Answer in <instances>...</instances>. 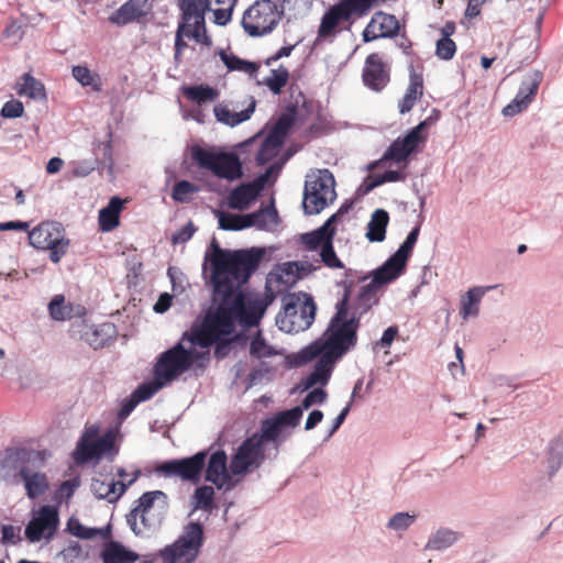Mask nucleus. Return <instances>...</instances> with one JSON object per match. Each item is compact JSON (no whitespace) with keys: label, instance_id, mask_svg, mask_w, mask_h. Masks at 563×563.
Here are the masks:
<instances>
[{"label":"nucleus","instance_id":"nucleus-1","mask_svg":"<svg viewBox=\"0 0 563 563\" xmlns=\"http://www.w3.org/2000/svg\"><path fill=\"white\" fill-rule=\"evenodd\" d=\"M266 253V249L262 246L240 250L222 249L213 238L203 263V273L206 265H210L213 294H225L228 297L241 289L258 269Z\"/></svg>","mask_w":563,"mask_h":563},{"label":"nucleus","instance_id":"nucleus-2","mask_svg":"<svg viewBox=\"0 0 563 563\" xmlns=\"http://www.w3.org/2000/svg\"><path fill=\"white\" fill-rule=\"evenodd\" d=\"M274 298L275 295L271 294L264 299H244L239 289L228 297L225 294H213V305L208 309L224 321L232 320L233 328L236 322L244 328H252L261 322Z\"/></svg>","mask_w":563,"mask_h":563},{"label":"nucleus","instance_id":"nucleus-3","mask_svg":"<svg viewBox=\"0 0 563 563\" xmlns=\"http://www.w3.org/2000/svg\"><path fill=\"white\" fill-rule=\"evenodd\" d=\"M234 331L232 320L224 321L211 310L207 309L200 322H195L190 332L183 334V340L190 342L192 346L208 349L214 346V357L223 360L229 355L232 343L228 338Z\"/></svg>","mask_w":563,"mask_h":563},{"label":"nucleus","instance_id":"nucleus-4","mask_svg":"<svg viewBox=\"0 0 563 563\" xmlns=\"http://www.w3.org/2000/svg\"><path fill=\"white\" fill-rule=\"evenodd\" d=\"M135 506L125 516L126 523L132 532L140 537L145 532L157 531L169 509L168 496L163 490L143 493L135 501Z\"/></svg>","mask_w":563,"mask_h":563},{"label":"nucleus","instance_id":"nucleus-5","mask_svg":"<svg viewBox=\"0 0 563 563\" xmlns=\"http://www.w3.org/2000/svg\"><path fill=\"white\" fill-rule=\"evenodd\" d=\"M282 301L283 310L276 316V325L280 331L298 333L312 325L317 314V303L311 295L286 294Z\"/></svg>","mask_w":563,"mask_h":563},{"label":"nucleus","instance_id":"nucleus-6","mask_svg":"<svg viewBox=\"0 0 563 563\" xmlns=\"http://www.w3.org/2000/svg\"><path fill=\"white\" fill-rule=\"evenodd\" d=\"M46 459V450L8 446L0 453V481L19 483L29 471L41 470Z\"/></svg>","mask_w":563,"mask_h":563},{"label":"nucleus","instance_id":"nucleus-7","mask_svg":"<svg viewBox=\"0 0 563 563\" xmlns=\"http://www.w3.org/2000/svg\"><path fill=\"white\" fill-rule=\"evenodd\" d=\"M190 156L201 169L210 170L212 175L220 179L234 181L244 175L242 162L234 152L194 145L190 150Z\"/></svg>","mask_w":563,"mask_h":563},{"label":"nucleus","instance_id":"nucleus-8","mask_svg":"<svg viewBox=\"0 0 563 563\" xmlns=\"http://www.w3.org/2000/svg\"><path fill=\"white\" fill-rule=\"evenodd\" d=\"M208 356V351L199 352L195 346L186 349L181 341L177 342L157 357L153 375L166 385L189 371L195 362Z\"/></svg>","mask_w":563,"mask_h":563},{"label":"nucleus","instance_id":"nucleus-9","mask_svg":"<svg viewBox=\"0 0 563 563\" xmlns=\"http://www.w3.org/2000/svg\"><path fill=\"white\" fill-rule=\"evenodd\" d=\"M333 174L324 168L308 175L305 181L302 209L305 214H318L336 198Z\"/></svg>","mask_w":563,"mask_h":563},{"label":"nucleus","instance_id":"nucleus-10","mask_svg":"<svg viewBox=\"0 0 563 563\" xmlns=\"http://www.w3.org/2000/svg\"><path fill=\"white\" fill-rule=\"evenodd\" d=\"M203 528L200 522L190 521L183 533L170 545L161 551L164 563H191L203 544Z\"/></svg>","mask_w":563,"mask_h":563},{"label":"nucleus","instance_id":"nucleus-11","mask_svg":"<svg viewBox=\"0 0 563 563\" xmlns=\"http://www.w3.org/2000/svg\"><path fill=\"white\" fill-rule=\"evenodd\" d=\"M282 16L275 1L260 0L244 11L241 25L251 37H260L272 33Z\"/></svg>","mask_w":563,"mask_h":563},{"label":"nucleus","instance_id":"nucleus-12","mask_svg":"<svg viewBox=\"0 0 563 563\" xmlns=\"http://www.w3.org/2000/svg\"><path fill=\"white\" fill-rule=\"evenodd\" d=\"M64 231V227L59 222H42L31 231L29 230L30 245L37 250H48L49 260L57 264L70 244L69 239L65 238Z\"/></svg>","mask_w":563,"mask_h":563},{"label":"nucleus","instance_id":"nucleus-13","mask_svg":"<svg viewBox=\"0 0 563 563\" xmlns=\"http://www.w3.org/2000/svg\"><path fill=\"white\" fill-rule=\"evenodd\" d=\"M344 313L343 307L335 311L322 334L327 352L339 360L354 350L357 344V334L343 322Z\"/></svg>","mask_w":563,"mask_h":563},{"label":"nucleus","instance_id":"nucleus-14","mask_svg":"<svg viewBox=\"0 0 563 563\" xmlns=\"http://www.w3.org/2000/svg\"><path fill=\"white\" fill-rule=\"evenodd\" d=\"M431 118L420 121L416 126L408 130L404 136H398L383 154V159L394 163H407L409 156L424 145L427 135L424 131L430 125Z\"/></svg>","mask_w":563,"mask_h":563},{"label":"nucleus","instance_id":"nucleus-15","mask_svg":"<svg viewBox=\"0 0 563 563\" xmlns=\"http://www.w3.org/2000/svg\"><path fill=\"white\" fill-rule=\"evenodd\" d=\"M265 459V449L257 435L247 437L231 456L230 471L235 476L246 475L260 468Z\"/></svg>","mask_w":563,"mask_h":563},{"label":"nucleus","instance_id":"nucleus-16","mask_svg":"<svg viewBox=\"0 0 563 563\" xmlns=\"http://www.w3.org/2000/svg\"><path fill=\"white\" fill-rule=\"evenodd\" d=\"M207 459L208 451L202 450L191 456L165 461L157 467V471L166 477H179L183 481L198 484Z\"/></svg>","mask_w":563,"mask_h":563},{"label":"nucleus","instance_id":"nucleus-17","mask_svg":"<svg viewBox=\"0 0 563 563\" xmlns=\"http://www.w3.org/2000/svg\"><path fill=\"white\" fill-rule=\"evenodd\" d=\"M59 525L58 509L56 506H41L34 517L25 526L24 534L31 543L42 539L51 540Z\"/></svg>","mask_w":563,"mask_h":563},{"label":"nucleus","instance_id":"nucleus-18","mask_svg":"<svg viewBox=\"0 0 563 563\" xmlns=\"http://www.w3.org/2000/svg\"><path fill=\"white\" fill-rule=\"evenodd\" d=\"M71 330L79 333L80 339L93 350L108 346L118 335V329L112 322L95 324L89 323L87 320H81L73 323Z\"/></svg>","mask_w":563,"mask_h":563},{"label":"nucleus","instance_id":"nucleus-19","mask_svg":"<svg viewBox=\"0 0 563 563\" xmlns=\"http://www.w3.org/2000/svg\"><path fill=\"white\" fill-rule=\"evenodd\" d=\"M368 278L371 279L369 283L361 287L351 307L358 316H364L376 306L379 302L377 296L378 290L393 283L390 278L379 274L377 269H373L371 273L360 278V280L365 282Z\"/></svg>","mask_w":563,"mask_h":563},{"label":"nucleus","instance_id":"nucleus-20","mask_svg":"<svg viewBox=\"0 0 563 563\" xmlns=\"http://www.w3.org/2000/svg\"><path fill=\"white\" fill-rule=\"evenodd\" d=\"M205 479L216 485L218 489L225 488L232 489L235 483L232 478V473L228 472V455L224 450L218 449L213 451L206 461Z\"/></svg>","mask_w":563,"mask_h":563},{"label":"nucleus","instance_id":"nucleus-21","mask_svg":"<svg viewBox=\"0 0 563 563\" xmlns=\"http://www.w3.org/2000/svg\"><path fill=\"white\" fill-rule=\"evenodd\" d=\"M362 80L365 87L376 92H380L390 81L389 68L378 53H372L366 57Z\"/></svg>","mask_w":563,"mask_h":563},{"label":"nucleus","instance_id":"nucleus-22","mask_svg":"<svg viewBox=\"0 0 563 563\" xmlns=\"http://www.w3.org/2000/svg\"><path fill=\"white\" fill-rule=\"evenodd\" d=\"M264 190L262 177H255L251 181L241 183L229 195V206L235 210H246Z\"/></svg>","mask_w":563,"mask_h":563},{"label":"nucleus","instance_id":"nucleus-23","mask_svg":"<svg viewBox=\"0 0 563 563\" xmlns=\"http://www.w3.org/2000/svg\"><path fill=\"white\" fill-rule=\"evenodd\" d=\"M339 361V358H335L327 352L317 360L311 373L301 380L298 387L301 388L302 391L309 390L316 385H320V387L323 388L329 383L335 364Z\"/></svg>","mask_w":563,"mask_h":563},{"label":"nucleus","instance_id":"nucleus-24","mask_svg":"<svg viewBox=\"0 0 563 563\" xmlns=\"http://www.w3.org/2000/svg\"><path fill=\"white\" fill-rule=\"evenodd\" d=\"M415 245L407 242L406 240L400 244L398 250L391 254L380 266L376 269L379 274L385 275L395 282L401 276L407 267V262L411 256Z\"/></svg>","mask_w":563,"mask_h":563},{"label":"nucleus","instance_id":"nucleus-25","mask_svg":"<svg viewBox=\"0 0 563 563\" xmlns=\"http://www.w3.org/2000/svg\"><path fill=\"white\" fill-rule=\"evenodd\" d=\"M100 559L102 563H135L140 555L120 541L110 540L104 543Z\"/></svg>","mask_w":563,"mask_h":563},{"label":"nucleus","instance_id":"nucleus-26","mask_svg":"<svg viewBox=\"0 0 563 563\" xmlns=\"http://www.w3.org/2000/svg\"><path fill=\"white\" fill-rule=\"evenodd\" d=\"M97 428L93 427L86 431L77 442V446L73 452V459L77 465H84L88 462L97 461Z\"/></svg>","mask_w":563,"mask_h":563},{"label":"nucleus","instance_id":"nucleus-27","mask_svg":"<svg viewBox=\"0 0 563 563\" xmlns=\"http://www.w3.org/2000/svg\"><path fill=\"white\" fill-rule=\"evenodd\" d=\"M123 209V200L119 196L110 198L108 205L100 209L98 216L99 230L111 232L120 224V213Z\"/></svg>","mask_w":563,"mask_h":563},{"label":"nucleus","instance_id":"nucleus-28","mask_svg":"<svg viewBox=\"0 0 563 563\" xmlns=\"http://www.w3.org/2000/svg\"><path fill=\"white\" fill-rule=\"evenodd\" d=\"M256 101L253 97H251V102L242 111L235 112L231 111L227 106L217 104L213 108L216 119L229 126H236L245 121H247L255 111Z\"/></svg>","mask_w":563,"mask_h":563},{"label":"nucleus","instance_id":"nucleus-29","mask_svg":"<svg viewBox=\"0 0 563 563\" xmlns=\"http://www.w3.org/2000/svg\"><path fill=\"white\" fill-rule=\"evenodd\" d=\"M463 534L446 527H441L432 532L424 545L426 551L442 552L454 545L462 539Z\"/></svg>","mask_w":563,"mask_h":563},{"label":"nucleus","instance_id":"nucleus-30","mask_svg":"<svg viewBox=\"0 0 563 563\" xmlns=\"http://www.w3.org/2000/svg\"><path fill=\"white\" fill-rule=\"evenodd\" d=\"M495 286H475L471 289H468L465 294V296L461 300V310L460 314L463 319H467L470 317H476L479 313L478 305L483 298V296L486 294V291L496 288Z\"/></svg>","mask_w":563,"mask_h":563},{"label":"nucleus","instance_id":"nucleus-31","mask_svg":"<svg viewBox=\"0 0 563 563\" xmlns=\"http://www.w3.org/2000/svg\"><path fill=\"white\" fill-rule=\"evenodd\" d=\"M267 217H269L272 222L275 224L279 221L278 211L275 207V201L273 198L271 199L269 205L261 207L256 211L243 213L245 229L254 227L258 230H265Z\"/></svg>","mask_w":563,"mask_h":563},{"label":"nucleus","instance_id":"nucleus-32","mask_svg":"<svg viewBox=\"0 0 563 563\" xmlns=\"http://www.w3.org/2000/svg\"><path fill=\"white\" fill-rule=\"evenodd\" d=\"M143 14L137 0H128L110 14L109 22L118 26H123L139 21Z\"/></svg>","mask_w":563,"mask_h":563},{"label":"nucleus","instance_id":"nucleus-33","mask_svg":"<svg viewBox=\"0 0 563 563\" xmlns=\"http://www.w3.org/2000/svg\"><path fill=\"white\" fill-rule=\"evenodd\" d=\"M388 223L389 213L385 209H376L367 223L366 239L369 242H383L386 239Z\"/></svg>","mask_w":563,"mask_h":563},{"label":"nucleus","instance_id":"nucleus-34","mask_svg":"<svg viewBox=\"0 0 563 563\" xmlns=\"http://www.w3.org/2000/svg\"><path fill=\"white\" fill-rule=\"evenodd\" d=\"M283 430L278 424L277 420L274 416L266 418L261 423V431L255 432L252 435H257L260 442L265 445V443L273 442L275 444V450L278 452L279 445L286 440L287 435L282 434Z\"/></svg>","mask_w":563,"mask_h":563},{"label":"nucleus","instance_id":"nucleus-35","mask_svg":"<svg viewBox=\"0 0 563 563\" xmlns=\"http://www.w3.org/2000/svg\"><path fill=\"white\" fill-rule=\"evenodd\" d=\"M327 353L324 342L321 339L312 342L311 344L301 349L297 354L287 357L289 367H298L305 365L313 360H318Z\"/></svg>","mask_w":563,"mask_h":563},{"label":"nucleus","instance_id":"nucleus-36","mask_svg":"<svg viewBox=\"0 0 563 563\" xmlns=\"http://www.w3.org/2000/svg\"><path fill=\"white\" fill-rule=\"evenodd\" d=\"M218 55L229 71H243L256 78L260 69V64L256 62L243 59L233 53H227L222 48L218 51Z\"/></svg>","mask_w":563,"mask_h":563},{"label":"nucleus","instance_id":"nucleus-37","mask_svg":"<svg viewBox=\"0 0 563 563\" xmlns=\"http://www.w3.org/2000/svg\"><path fill=\"white\" fill-rule=\"evenodd\" d=\"M21 481L24 483L26 496L30 499L42 496L49 488L46 475L38 470L29 471L26 475L21 477Z\"/></svg>","mask_w":563,"mask_h":563},{"label":"nucleus","instance_id":"nucleus-38","mask_svg":"<svg viewBox=\"0 0 563 563\" xmlns=\"http://www.w3.org/2000/svg\"><path fill=\"white\" fill-rule=\"evenodd\" d=\"M373 23H376L379 38H394L399 33V21L394 14L377 11L373 15Z\"/></svg>","mask_w":563,"mask_h":563},{"label":"nucleus","instance_id":"nucleus-39","mask_svg":"<svg viewBox=\"0 0 563 563\" xmlns=\"http://www.w3.org/2000/svg\"><path fill=\"white\" fill-rule=\"evenodd\" d=\"M16 92L20 96H27L33 100H45L46 91L44 85L29 73H24L20 78Z\"/></svg>","mask_w":563,"mask_h":563},{"label":"nucleus","instance_id":"nucleus-40","mask_svg":"<svg viewBox=\"0 0 563 563\" xmlns=\"http://www.w3.org/2000/svg\"><path fill=\"white\" fill-rule=\"evenodd\" d=\"M181 91L188 100L198 104L214 101L219 96L218 90L209 85L183 86Z\"/></svg>","mask_w":563,"mask_h":563},{"label":"nucleus","instance_id":"nucleus-41","mask_svg":"<svg viewBox=\"0 0 563 563\" xmlns=\"http://www.w3.org/2000/svg\"><path fill=\"white\" fill-rule=\"evenodd\" d=\"M275 373L276 367H274L266 361H260L258 364L251 369L245 380V388L250 389L253 386L260 385L264 382H272L275 376Z\"/></svg>","mask_w":563,"mask_h":563},{"label":"nucleus","instance_id":"nucleus-42","mask_svg":"<svg viewBox=\"0 0 563 563\" xmlns=\"http://www.w3.org/2000/svg\"><path fill=\"white\" fill-rule=\"evenodd\" d=\"M288 80L289 70L284 66H279L277 69H271V75L263 80H256V84L258 86H266L273 95H280Z\"/></svg>","mask_w":563,"mask_h":563},{"label":"nucleus","instance_id":"nucleus-43","mask_svg":"<svg viewBox=\"0 0 563 563\" xmlns=\"http://www.w3.org/2000/svg\"><path fill=\"white\" fill-rule=\"evenodd\" d=\"M284 142L269 133L263 140L261 147L256 154L255 162L258 166H264L271 159L277 156L279 150L283 147Z\"/></svg>","mask_w":563,"mask_h":563},{"label":"nucleus","instance_id":"nucleus-44","mask_svg":"<svg viewBox=\"0 0 563 563\" xmlns=\"http://www.w3.org/2000/svg\"><path fill=\"white\" fill-rule=\"evenodd\" d=\"M547 462L549 477H552L563 464V432L549 443Z\"/></svg>","mask_w":563,"mask_h":563},{"label":"nucleus","instance_id":"nucleus-45","mask_svg":"<svg viewBox=\"0 0 563 563\" xmlns=\"http://www.w3.org/2000/svg\"><path fill=\"white\" fill-rule=\"evenodd\" d=\"M297 117V107L296 106H288L286 111H284L279 118L277 119L275 125L271 130L269 134L274 135L275 137H278L283 142H285V139L287 134L289 133L290 129L295 124Z\"/></svg>","mask_w":563,"mask_h":563},{"label":"nucleus","instance_id":"nucleus-46","mask_svg":"<svg viewBox=\"0 0 563 563\" xmlns=\"http://www.w3.org/2000/svg\"><path fill=\"white\" fill-rule=\"evenodd\" d=\"M334 236L329 232L323 225L318 229L303 233L300 236L301 243L309 251H317L323 247V245L329 244V242L333 241Z\"/></svg>","mask_w":563,"mask_h":563},{"label":"nucleus","instance_id":"nucleus-47","mask_svg":"<svg viewBox=\"0 0 563 563\" xmlns=\"http://www.w3.org/2000/svg\"><path fill=\"white\" fill-rule=\"evenodd\" d=\"M181 11L178 24L190 26L192 16L200 12V9L210 10V0H178Z\"/></svg>","mask_w":563,"mask_h":563},{"label":"nucleus","instance_id":"nucleus-48","mask_svg":"<svg viewBox=\"0 0 563 563\" xmlns=\"http://www.w3.org/2000/svg\"><path fill=\"white\" fill-rule=\"evenodd\" d=\"M273 277L277 283L284 284L287 288L292 287L299 279L296 261L284 263L280 267V273L276 275L269 273L266 280V285H268L272 282ZM266 289H269L268 286H266Z\"/></svg>","mask_w":563,"mask_h":563},{"label":"nucleus","instance_id":"nucleus-49","mask_svg":"<svg viewBox=\"0 0 563 563\" xmlns=\"http://www.w3.org/2000/svg\"><path fill=\"white\" fill-rule=\"evenodd\" d=\"M114 433L109 430L102 437L97 434V461H100L103 456H107L109 461H113V459L119 453V448L114 443Z\"/></svg>","mask_w":563,"mask_h":563},{"label":"nucleus","instance_id":"nucleus-50","mask_svg":"<svg viewBox=\"0 0 563 563\" xmlns=\"http://www.w3.org/2000/svg\"><path fill=\"white\" fill-rule=\"evenodd\" d=\"M218 218L219 229L224 231H241L245 229L243 213H231L221 210H214Z\"/></svg>","mask_w":563,"mask_h":563},{"label":"nucleus","instance_id":"nucleus-51","mask_svg":"<svg viewBox=\"0 0 563 563\" xmlns=\"http://www.w3.org/2000/svg\"><path fill=\"white\" fill-rule=\"evenodd\" d=\"M141 470L136 468L132 475V478L128 482L119 481L115 482L111 479L107 482V501L115 503L120 499V497L125 493V490L141 476Z\"/></svg>","mask_w":563,"mask_h":563},{"label":"nucleus","instance_id":"nucleus-52","mask_svg":"<svg viewBox=\"0 0 563 563\" xmlns=\"http://www.w3.org/2000/svg\"><path fill=\"white\" fill-rule=\"evenodd\" d=\"M251 356L263 361L264 357H269L278 354L277 350L268 345L263 334L258 331L251 340L250 343Z\"/></svg>","mask_w":563,"mask_h":563},{"label":"nucleus","instance_id":"nucleus-53","mask_svg":"<svg viewBox=\"0 0 563 563\" xmlns=\"http://www.w3.org/2000/svg\"><path fill=\"white\" fill-rule=\"evenodd\" d=\"M66 530L71 536L77 537L82 540H91V539L96 538L97 536H99V532H101V530H99L98 528L84 526L80 522V520L75 517H70L68 519L67 525H66Z\"/></svg>","mask_w":563,"mask_h":563},{"label":"nucleus","instance_id":"nucleus-54","mask_svg":"<svg viewBox=\"0 0 563 563\" xmlns=\"http://www.w3.org/2000/svg\"><path fill=\"white\" fill-rule=\"evenodd\" d=\"M164 386L165 384L161 379L154 377L153 382L141 383L132 391V395L139 400V402H143L151 399Z\"/></svg>","mask_w":563,"mask_h":563},{"label":"nucleus","instance_id":"nucleus-55","mask_svg":"<svg viewBox=\"0 0 563 563\" xmlns=\"http://www.w3.org/2000/svg\"><path fill=\"white\" fill-rule=\"evenodd\" d=\"M542 79L543 73L540 70H532L523 77L519 88L530 101H532L537 95Z\"/></svg>","mask_w":563,"mask_h":563},{"label":"nucleus","instance_id":"nucleus-56","mask_svg":"<svg viewBox=\"0 0 563 563\" xmlns=\"http://www.w3.org/2000/svg\"><path fill=\"white\" fill-rule=\"evenodd\" d=\"M345 308V313L343 318V322L347 328H350L353 332L357 334V331L361 327V319L363 316L356 314V311L352 309L350 313L351 305L349 302V295L342 296V298L335 303V311H339L341 308Z\"/></svg>","mask_w":563,"mask_h":563},{"label":"nucleus","instance_id":"nucleus-57","mask_svg":"<svg viewBox=\"0 0 563 563\" xmlns=\"http://www.w3.org/2000/svg\"><path fill=\"white\" fill-rule=\"evenodd\" d=\"M194 498L195 507L206 511H211L214 507V490L211 486L203 485L196 488Z\"/></svg>","mask_w":563,"mask_h":563},{"label":"nucleus","instance_id":"nucleus-58","mask_svg":"<svg viewBox=\"0 0 563 563\" xmlns=\"http://www.w3.org/2000/svg\"><path fill=\"white\" fill-rule=\"evenodd\" d=\"M273 416L277 420L282 430L285 428H296L302 418V413L297 406L290 409L280 410Z\"/></svg>","mask_w":563,"mask_h":563},{"label":"nucleus","instance_id":"nucleus-59","mask_svg":"<svg viewBox=\"0 0 563 563\" xmlns=\"http://www.w3.org/2000/svg\"><path fill=\"white\" fill-rule=\"evenodd\" d=\"M416 521V515H410L408 512H396L393 515L386 527L390 530L402 532L408 530Z\"/></svg>","mask_w":563,"mask_h":563},{"label":"nucleus","instance_id":"nucleus-60","mask_svg":"<svg viewBox=\"0 0 563 563\" xmlns=\"http://www.w3.org/2000/svg\"><path fill=\"white\" fill-rule=\"evenodd\" d=\"M48 312L53 320L64 321L69 318V310L65 306V299L62 295H56L48 303Z\"/></svg>","mask_w":563,"mask_h":563},{"label":"nucleus","instance_id":"nucleus-61","mask_svg":"<svg viewBox=\"0 0 563 563\" xmlns=\"http://www.w3.org/2000/svg\"><path fill=\"white\" fill-rule=\"evenodd\" d=\"M73 77L84 87H92L93 90L99 91L100 87L96 84L95 75L87 66L77 65L71 69Z\"/></svg>","mask_w":563,"mask_h":563},{"label":"nucleus","instance_id":"nucleus-62","mask_svg":"<svg viewBox=\"0 0 563 563\" xmlns=\"http://www.w3.org/2000/svg\"><path fill=\"white\" fill-rule=\"evenodd\" d=\"M353 207L352 200H345L340 208L330 216L322 224L334 236L336 232L335 225L340 223L344 216H346Z\"/></svg>","mask_w":563,"mask_h":563},{"label":"nucleus","instance_id":"nucleus-63","mask_svg":"<svg viewBox=\"0 0 563 563\" xmlns=\"http://www.w3.org/2000/svg\"><path fill=\"white\" fill-rule=\"evenodd\" d=\"M327 397L328 393L323 388L317 387L310 390L297 407H299L301 413L303 415V411L308 410L313 405L323 404L327 400Z\"/></svg>","mask_w":563,"mask_h":563},{"label":"nucleus","instance_id":"nucleus-64","mask_svg":"<svg viewBox=\"0 0 563 563\" xmlns=\"http://www.w3.org/2000/svg\"><path fill=\"white\" fill-rule=\"evenodd\" d=\"M197 191L198 187L189 180H179L173 187L172 198L177 202H187L188 195Z\"/></svg>","mask_w":563,"mask_h":563}]
</instances>
